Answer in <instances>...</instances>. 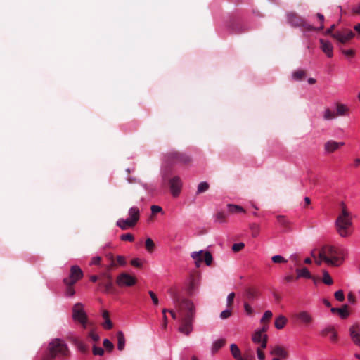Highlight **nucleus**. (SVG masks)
Segmentation results:
<instances>
[{"label":"nucleus","instance_id":"09e8293b","mask_svg":"<svg viewBox=\"0 0 360 360\" xmlns=\"http://www.w3.org/2000/svg\"><path fill=\"white\" fill-rule=\"evenodd\" d=\"M334 295L335 299L340 302H342L345 300L344 292L342 290L336 291Z\"/></svg>","mask_w":360,"mask_h":360},{"label":"nucleus","instance_id":"bb28decb","mask_svg":"<svg viewBox=\"0 0 360 360\" xmlns=\"http://www.w3.org/2000/svg\"><path fill=\"white\" fill-rule=\"evenodd\" d=\"M323 117L325 120H332L337 117L336 112L331 110L330 108H326L323 112Z\"/></svg>","mask_w":360,"mask_h":360},{"label":"nucleus","instance_id":"393cba45","mask_svg":"<svg viewBox=\"0 0 360 360\" xmlns=\"http://www.w3.org/2000/svg\"><path fill=\"white\" fill-rule=\"evenodd\" d=\"M323 335H328L330 340L332 342H336L338 340V333L333 327L326 328L323 332Z\"/></svg>","mask_w":360,"mask_h":360},{"label":"nucleus","instance_id":"72a5a7b5","mask_svg":"<svg viewBox=\"0 0 360 360\" xmlns=\"http://www.w3.org/2000/svg\"><path fill=\"white\" fill-rule=\"evenodd\" d=\"M261 295V292L257 288H249V300H255L259 297Z\"/></svg>","mask_w":360,"mask_h":360},{"label":"nucleus","instance_id":"412c9836","mask_svg":"<svg viewBox=\"0 0 360 360\" xmlns=\"http://www.w3.org/2000/svg\"><path fill=\"white\" fill-rule=\"evenodd\" d=\"M321 44V49L322 51L328 57L332 58L333 56V46L332 44L323 39L319 40Z\"/></svg>","mask_w":360,"mask_h":360},{"label":"nucleus","instance_id":"c85d7f7f","mask_svg":"<svg viewBox=\"0 0 360 360\" xmlns=\"http://www.w3.org/2000/svg\"><path fill=\"white\" fill-rule=\"evenodd\" d=\"M297 273V278H311V275L309 271L307 268L297 269L296 270Z\"/></svg>","mask_w":360,"mask_h":360},{"label":"nucleus","instance_id":"7c9ffc66","mask_svg":"<svg viewBox=\"0 0 360 360\" xmlns=\"http://www.w3.org/2000/svg\"><path fill=\"white\" fill-rule=\"evenodd\" d=\"M73 342L82 353H86L88 352L87 345L84 344L82 341L79 340L77 338H75L73 340Z\"/></svg>","mask_w":360,"mask_h":360},{"label":"nucleus","instance_id":"4d7b16f0","mask_svg":"<svg viewBox=\"0 0 360 360\" xmlns=\"http://www.w3.org/2000/svg\"><path fill=\"white\" fill-rule=\"evenodd\" d=\"M131 264L135 267L140 268L142 266V263L139 259H133L131 261Z\"/></svg>","mask_w":360,"mask_h":360},{"label":"nucleus","instance_id":"0e129e2a","mask_svg":"<svg viewBox=\"0 0 360 360\" xmlns=\"http://www.w3.org/2000/svg\"><path fill=\"white\" fill-rule=\"evenodd\" d=\"M347 300H348V302L351 304H354L356 302L355 297L352 292L348 293Z\"/></svg>","mask_w":360,"mask_h":360},{"label":"nucleus","instance_id":"a211bd4d","mask_svg":"<svg viewBox=\"0 0 360 360\" xmlns=\"http://www.w3.org/2000/svg\"><path fill=\"white\" fill-rule=\"evenodd\" d=\"M270 354L283 359H287L288 356V351L281 345H274L271 347Z\"/></svg>","mask_w":360,"mask_h":360},{"label":"nucleus","instance_id":"cd10ccee","mask_svg":"<svg viewBox=\"0 0 360 360\" xmlns=\"http://www.w3.org/2000/svg\"><path fill=\"white\" fill-rule=\"evenodd\" d=\"M117 349L120 351H122L124 348L125 345V338L124 333L122 331H118L117 333Z\"/></svg>","mask_w":360,"mask_h":360},{"label":"nucleus","instance_id":"338daca9","mask_svg":"<svg viewBox=\"0 0 360 360\" xmlns=\"http://www.w3.org/2000/svg\"><path fill=\"white\" fill-rule=\"evenodd\" d=\"M311 255H312V257H314L316 259L315 262L318 265H320L322 262H324V261L323 259H321L319 257L317 259L316 258L314 251L311 252Z\"/></svg>","mask_w":360,"mask_h":360},{"label":"nucleus","instance_id":"8fccbe9b","mask_svg":"<svg viewBox=\"0 0 360 360\" xmlns=\"http://www.w3.org/2000/svg\"><path fill=\"white\" fill-rule=\"evenodd\" d=\"M245 244L243 243H235L232 246V250L233 252H238L244 248Z\"/></svg>","mask_w":360,"mask_h":360},{"label":"nucleus","instance_id":"6e6552de","mask_svg":"<svg viewBox=\"0 0 360 360\" xmlns=\"http://www.w3.org/2000/svg\"><path fill=\"white\" fill-rule=\"evenodd\" d=\"M110 271H105L100 274V280L98 284V290L104 293H112L115 292L112 276L110 274Z\"/></svg>","mask_w":360,"mask_h":360},{"label":"nucleus","instance_id":"f704fd0d","mask_svg":"<svg viewBox=\"0 0 360 360\" xmlns=\"http://www.w3.org/2000/svg\"><path fill=\"white\" fill-rule=\"evenodd\" d=\"M337 314L342 319L347 318L349 315L348 307L347 305H344L342 307L338 308Z\"/></svg>","mask_w":360,"mask_h":360},{"label":"nucleus","instance_id":"ddd939ff","mask_svg":"<svg viewBox=\"0 0 360 360\" xmlns=\"http://www.w3.org/2000/svg\"><path fill=\"white\" fill-rule=\"evenodd\" d=\"M345 145V143L344 141H337L333 139H330L324 143L323 150L326 154L329 155L339 150Z\"/></svg>","mask_w":360,"mask_h":360},{"label":"nucleus","instance_id":"de8ad7c7","mask_svg":"<svg viewBox=\"0 0 360 360\" xmlns=\"http://www.w3.org/2000/svg\"><path fill=\"white\" fill-rule=\"evenodd\" d=\"M195 284L193 281H191L189 283V285L187 288V293L189 296H192L193 295L194 290L195 289Z\"/></svg>","mask_w":360,"mask_h":360},{"label":"nucleus","instance_id":"423d86ee","mask_svg":"<svg viewBox=\"0 0 360 360\" xmlns=\"http://www.w3.org/2000/svg\"><path fill=\"white\" fill-rule=\"evenodd\" d=\"M129 218L119 219L116 225L122 230H127L136 226L140 219V210L139 207H131L128 211Z\"/></svg>","mask_w":360,"mask_h":360},{"label":"nucleus","instance_id":"13d9d810","mask_svg":"<svg viewBox=\"0 0 360 360\" xmlns=\"http://www.w3.org/2000/svg\"><path fill=\"white\" fill-rule=\"evenodd\" d=\"M342 53L347 57H353L354 55V51L353 49L342 50Z\"/></svg>","mask_w":360,"mask_h":360},{"label":"nucleus","instance_id":"ea45409f","mask_svg":"<svg viewBox=\"0 0 360 360\" xmlns=\"http://www.w3.org/2000/svg\"><path fill=\"white\" fill-rule=\"evenodd\" d=\"M272 316H273L272 312L270 310H266L264 313V314L260 320L261 323H264L265 322L269 321L271 319Z\"/></svg>","mask_w":360,"mask_h":360},{"label":"nucleus","instance_id":"69168bd1","mask_svg":"<svg viewBox=\"0 0 360 360\" xmlns=\"http://www.w3.org/2000/svg\"><path fill=\"white\" fill-rule=\"evenodd\" d=\"M317 18H319V20L321 22V25H320L319 29V30H322L323 28L324 16H323V15H322L321 13H318L317 14Z\"/></svg>","mask_w":360,"mask_h":360},{"label":"nucleus","instance_id":"a878e982","mask_svg":"<svg viewBox=\"0 0 360 360\" xmlns=\"http://www.w3.org/2000/svg\"><path fill=\"white\" fill-rule=\"evenodd\" d=\"M288 319L283 315H279L275 319L274 326L278 330L283 329L287 324Z\"/></svg>","mask_w":360,"mask_h":360},{"label":"nucleus","instance_id":"a19ab883","mask_svg":"<svg viewBox=\"0 0 360 360\" xmlns=\"http://www.w3.org/2000/svg\"><path fill=\"white\" fill-rule=\"evenodd\" d=\"M271 260L274 263H278V264H281V263H286L287 262V259H285L283 257H282L281 255H274L271 258Z\"/></svg>","mask_w":360,"mask_h":360},{"label":"nucleus","instance_id":"f8f14e48","mask_svg":"<svg viewBox=\"0 0 360 360\" xmlns=\"http://www.w3.org/2000/svg\"><path fill=\"white\" fill-rule=\"evenodd\" d=\"M136 283V278L126 272L121 273L116 278V283L120 287H131L135 285Z\"/></svg>","mask_w":360,"mask_h":360},{"label":"nucleus","instance_id":"4468645a","mask_svg":"<svg viewBox=\"0 0 360 360\" xmlns=\"http://www.w3.org/2000/svg\"><path fill=\"white\" fill-rule=\"evenodd\" d=\"M107 257L110 260V264L105 266V270L107 271H111L119 266H125L127 264L126 259L124 256L118 255L116 259H115L112 254H109Z\"/></svg>","mask_w":360,"mask_h":360},{"label":"nucleus","instance_id":"e433bc0d","mask_svg":"<svg viewBox=\"0 0 360 360\" xmlns=\"http://www.w3.org/2000/svg\"><path fill=\"white\" fill-rule=\"evenodd\" d=\"M155 247V245L153 240L151 238H148L145 242V248H146V250L148 252L151 253L154 251Z\"/></svg>","mask_w":360,"mask_h":360},{"label":"nucleus","instance_id":"0eeeda50","mask_svg":"<svg viewBox=\"0 0 360 360\" xmlns=\"http://www.w3.org/2000/svg\"><path fill=\"white\" fill-rule=\"evenodd\" d=\"M166 161L169 164H177L181 165H189L192 162L191 157L186 153L178 150L168 152L165 156Z\"/></svg>","mask_w":360,"mask_h":360},{"label":"nucleus","instance_id":"49530a36","mask_svg":"<svg viewBox=\"0 0 360 360\" xmlns=\"http://www.w3.org/2000/svg\"><path fill=\"white\" fill-rule=\"evenodd\" d=\"M120 239L122 240H124V241L133 242L134 240V237L131 233H128L122 235L120 236Z\"/></svg>","mask_w":360,"mask_h":360},{"label":"nucleus","instance_id":"58836bf2","mask_svg":"<svg viewBox=\"0 0 360 360\" xmlns=\"http://www.w3.org/2000/svg\"><path fill=\"white\" fill-rule=\"evenodd\" d=\"M323 282L326 285H331L333 283V279L326 271H324L323 273Z\"/></svg>","mask_w":360,"mask_h":360},{"label":"nucleus","instance_id":"9b49d317","mask_svg":"<svg viewBox=\"0 0 360 360\" xmlns=\"http://www.w3.org/2000/svg\"><path fill=\"white\" fill-rule=\"evenodd\" d=\"M191 257L195 259V264L198 266H199V263H201L203 261L205 262L206 265L210 266L211 265L213 259L212 254L210 252H204L203 250L193 252L191 254Z\"/></svg>","mask_w":360,"mask_h":360},{"label":"nucleus","instance_id":"473e14b6","mask_svg":"<svg viewBox=\"0 0 360 360\" xmlns=\"http://www.w3.org/2000/svg\"><path fill=\"white\" fill-rule=\"evenodd\" d=\"M227 207H228L229 212L231 214L239 213V212H243V213L245 212V210L242 207H240L239 205L229 204L227 205Z\"/></svg>","mask_w":360,"mask_h":360},{"label":"nucleus","instance_id":"9d476101","mask_svg":"<svg viewBox=\"0 0 360 360\" xmlns=\"http://www.w3.org/2000/svg\"><path fill=\"white\" fill-rule=\"evenodd\" d=\"M83 277V271L81 268L77 265L72 266L70 271V276L63 280L65 284L75 285L79 280Z\"/></svg>","mask_w":360,"mask_h":360},{"label":"nucleus","instance_id":"c03bdc74","mask_svg":"<svg viewBox=\"0 0 360 360\" xmlns=\"http://www.w3.org/2000/svg\"><path fill=\"white\" fill-rule=\"evenodd\" d=\"M93 354L94 355L103 356L104 354V349L102 347L93 346Z\"/></svg>","mask_w":360,"mask_h":360},{"label":"nucleus","instance_id":"dca6fc26","mask_svg":"<svg viewBox=\"0 0 360 360\" xmlns=\"http://www.w3.org/2000/svg\"><path fill=\"white\" fill-rule=\"evenodd\" d=\"M332 36L338 41L344 44L351 40L354 37V34L352 30H346L342 32H338L332 34Z\"/></svg>","mask_w":360,"mask_h":360},{"label":"nucleus","instance_id":"f257e3e1","mask_svg":"<svg viewBox=\"0 0 360 360\" xmlns=\"http://www.w3.org/2000/svg\"><path fill=\"white\" fill-rule=\"evenodd\" d=\"M336 231L342 238H347L353 233L352 215L345 203H341L340 211L335 222Z\"/></svg>","mask_w":360,"mask_h":360},{"label":"nucleus","instance_id":"4be33fe9","mask_svg":"<svg viewBox=\"0 0 360 360\" xmlns=\"http://www.w3.org/2000/svg\"><path fill=\"white\" fill-rule=\"evenodd\" d=\"M297 319L302 323L308 325L312 323V315L307 311H300L296 315Z\"/></svg>","mask_w":360,"mask_h":360},{"label":"nucleus","instance_id":"3c124183","mask_svg":"<svg viewBox=\"0 0 360 360\" xmlns=\"http://www.w3.org/2000/svg\"><path fill=\"white\" fill-rule=\"evenodd\" d=\"M167 312V309H163L162 311V316H163V323H162V327L163 328H166L167 326V323H168V320H167V316L166 315V313Z\"/></svg>","mask_w":360,"mask_h":360},{"label":"nucleus","instance_id":"aec40b11","mask_svg":"<svg viewBox=\"0 0 360 360\" xmlns=\"http://www.w3.org/2000/svg\"><path fill=\"white\" fill-rule=\"evenodd\" d=\"M287 19L288 22L294 27H301L304 25V20L293 12H290L287 14Z\"/></svg>","mask_w":360,"mask_h":360},{"label":"nucleus","instance_id":"2eb2a0df","mask_svg":"<svg viewBox=\"0 0 360 360\" xmlns=\"http://www.w3.org/2000/svg\"><path fill=\"white\" fill-rule=\"evenodd\" d=\"M194 319L193 318H181V325L179 328V331L186 335H188L193 330V323Z\"/></svg>","mask_w":360,"mask_h":360},{"label":"nucleus","instance_id":"6ab92c4d","mask_svg":"<svg viewBox=\"0 0 360 360\" xmlns=\"http://www.w3.org/2000/svg\"><path fill=\"white\" fill-rule=\"evenodd\" d=\"M349 335L353 342L356 345H360V326L354 324L349 328Z\"/></svg>","mask_w":360,"mask_h":360},{"label":"nucleus","instance_id":"79ce46f5","mask_svg":"<svg viewBox=\"0 0 360 360\" xmlns=\"http://www.w3.org/2000/svg\"><path fill=\"white\" fill-rule=\"evenodd\" d=\"M216 221L219 223H224L226 221V214L222 212H219L216 214Z\"/></svg>","mask_w":360,"mask_h":360},{"label":"nucleus","instance_id":"5701e85b","mask_svg":"<svg viewBox=\"0 0 360 360\" xmlns=\"http://www.w3.org/2000/svg\"><path fill=\"white\" fill-rule=\"evenodd\" d=\"M337 117L347 116L349 113V108L343 103H337L335 105Z\"/></svg>","mask_w":360,"mask_h":360},{"label":"nucleus","instance_id":"f3484780","mask_svg":"<svg viewBox=\"0 0 360 360\" xmlns=\"http://www.w3.org/2000/svg\"><path fill=\"white\" fill-rule=\"evenodd\" d=\"M169 184L172 195L174 197L177 196L181 191L182 186L180 178L179 176H174L169 180Z\"/></svg>","mask_w":360,"mask_h":360},{"label":"nucleus","instance_id":"c9c22d12","mask_svg":"<svg viewBox=\"0 0 360 360\" xmlns=\"http://www.w3.org/2000/svg\"><path fill=\"white\" fill-rule=\"evenodd\" d=\"M304 77H305V72H304V71H303L302 70L295 71L292 74V77L293 80H295V81H300V80L303 79L304 78Z\"/></svg>","mask_w":360,"mask_h":360},{"label":"nucleus","instance_id":"b1692460","mask_svg":"<svg viewBox=\"0 0 360 360\" xmlns=\"http://www.w3.org/2000/svg\"><path fill=\"white\" fill-rule=\"evenodd\" d=\"M230 349L233 356L237 360H248L247 357L241 355V352L238 347L236 344H231Z\"/></svg>","mask_w":360,"mask_h":360},{"label":"nucleus","instance_id":"20e7f679","mask_svg":"<svg viewBox=\"0 0 360 360\" xmlns=\"http://www.w3.org/2000/svg\"><path fill=\"white\" fill-rule=\"evenodd\" d=\"M267 330L268 326L264 325L262 328L255 330L252 335V341L253 345L256 347L257 356L259 360L265 359V354L263 349L267 347Z\"/></svg>","mask_w":360,"mask_h":360},{"label":"nucleus","instance_id":"2f4dec72","mask_svg":"<svg viewBox=\"0 0 360 360\" xmlns=\"http://www.w3.org/2000/svg\"><path fill=\"white\" fill-rule=\"evenodd\" d=\"M251 231V236L253 238H256L259 236L260 232V226L258 224L253 223L249 227V231Z\"/></svg>","mask_w":360,"mask_h":360},{"label":"nucleus","instance_id":"39448f33","mask_svg":"<svg viewBox=\"0 0 360 360\" xmlns=\"http://www.w3.org/2000/svg\"><path fill=\"white\" fill-rule=\"evenodd\" d=\"M50 359L54 360L56 357L65 359L69 356L70 351L67 344L60 339L53 340L48 346L46 353Z\"/></svg>","mask_w":360,"mask_h":360},{"label":"nucleus","instance_id":"5fc2aeb1","mask_svg":"<svg viewBox=\"0 0 360 360\" xmlns=\"http://www.w3.org/2000/svg\"><path fill=\"white\" fill-rule=\"evenodd\" d=\"M234 297H235V293L234 292H231L228 295V297H227V306H228V307H230L232 305V304L233 302Z\"/></svg>","mask_w":360,"mask_h":360},{"label":"nucleus","instance_id":"680f3d73","mask_svg":"<svg viewBox=\"0 0 360 360\" xmlns=\"http://www.w3.org/2000/svg\"><path fill=\"white\" fill-rule=\"evenodd\" d=\"M113 326V324L112 323V321H110V319H107V320H105V323H103V327L105 328V329H111Z\"/></svg>","mask_w":360,"mask_h":360},{"label":"nucleus","instance_id":"052dcab7","mask_svg":"<svg viewBox=\"0 0 360 360\" xmlns=\"http://www.w3.org/2000/svg\"><path fill=\"white\" fill-rule=\"evenodd\" d=\"M101 261V257L99 256L94 257L92 258L91 264V265H99Z\"/></svg>","mask_w":360,"mask_h":360},{"label":"nucleus","instance_id":"1a4fd4ad","mask_svg":"<svg viewBox=\"0 0 360 360\" xmlns=\"http://www.w3.org/2000/svg\"><path fill=\"white\" fill-rule=\"evenodd\" d=\"M72 317L74 320L79 321L82 326L86 328L87 316L84 310V306L82 303H77L72 309Z\"/></svg>","mask_w":360,"mask_h":360},{"label":"nucleus","instance_id":"4c0bfd02","mask_svg":"<svg viewBox=\"0 0 360 360\" xmlns=\"http://www.w3.org/2000/svg\"><path fill=\"white\" fill-rule=\"evenodd\" d=\"M209 187L210 186L208 183L205 181L200 182L198 186L197 194H200L207 191L209 189Z\"/></svg>","mask_w":360,"mask_h":360},{"label":"nucleus","instance_id":"a18cd8bd","mask_svg":"<svg viewBox=\"0 0 360 360\" xmlns=\"http://www.w3.org/2000/svg\"><path fill=\"white\" fill-rule=\"evenodd\" d=\"M277 221L280 225L284 227L288 225V220L283 216L277 217Z\"/></svg>","mask_w":360,"mask_h":360},{"label":"nucleus","instance_id":"864d4df0","mask_svg":"<svg viewBox=\"0 0 360 360\" xmlns=\"http://www.w3.org/2000/svg\"><path fill=\"white\" fill-rule=\"evenodd\" d=\"M148 294L150 297H151L153 302L155 305H158L159 304V300L155 293L153 291H149Z\"/></svg>","mask_w":360,"mask_h":360},{"label":"nucleus","instance_id":"e2e57ef3","mask_svg":"<svg viewBox=\"0 0 360 360\" xmlns=\"http://www.w3.org/2000/svg\"><path fill=\"white\" fill-rule=\"evenodd\" d=\"M150 209L153 214H155L162 211V207L158 205H152Z\"/></svg>","mask_w":360,"mask_h":360},{"label":"nucleus","instance_id":"bf43d9fd","mask_svg":"<svg viewBox=\"0 0 360 360\" xmlns=\"http://www.w3.org/2000/svg\"><path fill=\"white\" fill-rule=\"evenodd\" d=\"M231 314V312L230 310L229 309H226V310H224L223 311L221 314H220V317L222 319H227L229 318Z\"/></svg>","mask_w":360,"mask_h":360},{"label":"nucleus","instance_id":"7ed1b4c3","mask_svg":"<svg viewBox=\"0 0 360 360\" xmlns=\"http://www.w3.org/2000/svg\"><path fill=\"white\" fill-rule=\"evenodd\" d=\"M168 292L178 308L181 318L195 319V307L191 300L181 298L179 292L172 288L168 290Z\"/></svg>","mask_w":360,"mask_h":360},{"label":"nucleus","instance_id":"6e6d98bb","mask_svg":"<svg viewBox=\"0 0 360 360\" xmlns=\"http://www.w3.org/2000/svg\"><path fill=\"white\" fill-rule=\"evenodd\" d=\"M89 337L94 342H98L100 340L99 335L95 333L93 330L89 333Z\"/></svg>","mask_w":360,"mask_h":360},{"label":"nucleus","instance_id":"774afa93","mask_svg":"<svg viewBox=\"0 0 360 360\" xmlns=\"http://www.w3.org/2000/svg\"><path fill=\"white\" fill-rule=\"evenodd\" d=\"M100 280V275L99 276H96V275H93L90 277V281L95 283L97 281H99Z\"/></svg>","mask_w":360,"mask_h":360},{"label":"nucleus","instance_id":"37998d69","mask_svg":"<svg viewBox=\"0 0 360 360\" xmlns=\"http://www.w3.org/2000/svg\"><path fill=\"white\" fill-rule=\"evenodd\" d=\"M103 346L108 352H111L114 349V345L108 339L103 340Z\"/></svg>","mask_w":360,"mask_h":360},{"label":"nucleus","instance_id":"c756f323","mask_svg":"<svg viewBox=\"0 0 360 360\" xmlns=\"http://www.w3.org/2000/svg\"><path fill=\"white\" fill-rule=\"evenodd\" d=\"M226 343L225 339H219L215 341L212 346V352L217 353Z\"/></svg>","mask_w":360,"mask_h":360},{"label":"nucleus","instance_id":"f03ea898","mask_svg":"<svg viewBox=\"0 0 360 360\" xmlns=\"http://www.w3.org/2000/svg\"><path fill=\"white\" fill-rule=\"evenodd\" d=\"M345 257V250L340 246L326 245L319 250V257L328 265L339 266Z\"/></svg>","mask_w":360,"mask_h":360},{"label":"nucleus","instance_id":"603ef678","mask_svg":"<svg viewBox=\"0 0 360 360\" xmlns=\"http://www.w3.org/2000/svg\"><path fill=\"white\" fill-rule=\"evenodd\" d=\"M66 286H67V289H66V293L68 296H72L75 295V291L73 288V285H69V284H65Z\"/></svg>","mask_w":360,"mask_h":360}]
</instances>
